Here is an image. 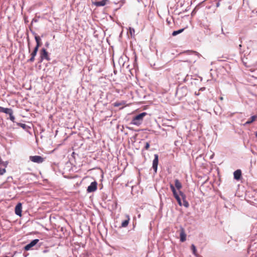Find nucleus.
<instances>
[{
  "label": "nucleus",
  "mask_w": 257,
  "mask_h": 257,
  "mask_svg": "<svg viewBox=\"0 0 257 257\" xmlns=\"http://www.w3.org/2000/svg\"><path fill=\"white\" fill-rule=\"evenodd\" d=\"M147 113H139V114L134 117L132 120L131 123L136 125H140L143 122V118Z\"/></svg>",
  "instance_id": "f257e3e1"
},
{
  "label": "nucleus",
  "mask_w": 257,
  "mask_h": 257,
  "mask_svg": "<svg viewBox=\"0 0 257 257\" xmlns=\"http://www.w3.org/2000/svg\"><path fill=\"white\" fill-rule=\"evenodd\" d=\"M170 188H171L172 191L173 192V195H174V197L176 198V199L177 200L179 205L180 206H182V204L181 203V199H180L179 195L177 194L175 187L172 184H170Z\"/></svg>",
  "instance_id": "f03ea898"
},
{
  "label": "nucleus",
  "mask_w": 257,
  "mask_h": 257,
  "mask_svg": "<svg viewBox=\"0 0 257 257\" xmlns=\"http://www.w3.org/2000/svg\"><path fill=\"white\" fill-rule=\"evenodd\" d=\"M30 160L33 162L38 164L42 163L44 160V158L40 156H30Z\"/></svg>",
  "instance_id": "7ed1b4c3"
},
{
  "label": "nucleus",
  "mask_w": 257,
  "mask_h": 257,
  "mask_svg": "<svg viewBox=\"0 0 257 257\" xmlns=\"http://www.w3.org/2000/svg\"><path fill=\"white\" fill-rule=\"evenodd\" d=\"M40 58H41V61H42L43 59H46L47 60H50L48 53L45 48H43L41 50Z\"/></svg>",
  "instance_id": "20e7f679"
},
{
  "label": "nucleus",
  "mask_w": 257,
  "mask_h": 257,
  "mask_svg": "<svg viewBox=\"0 0 257 257\" xmlns=\"http://www.w3.org/2000/svg\"><path fill=\"white\" fill-rule=\"evenodd\" d=\"M97 188V183L96 181L92 182L87 187V191L88 193L93 192L96 190Z\"/></svg>",
  "instance_id": "39448f33"
},
{
  "label": "nucleus",
  "mask_w": 257,
  "mask_h": 257,
  "mask_svg": "<svg viewBox=\"0 0 257 257\" xmlns=\"http://www.w3.org/2000/svg\"><path fill=\"white\" fill-rule=\"evenodd\" d=\"M39 240L38 239L33 240L30 243L28 244L24 247L25 250H30L32 247L35 246L39 242Z\"/></svg>",
  "instance_id": "423d86ee"
},
{
  "label": "nucleus",
  "mask_w": 257,
  "mask_h": 257,
  "mask_svg": "<svg viewBox=\"0 0 257 257\" xmlns=\"http://www.w3.org/2000/svg\"><path fill=\"white\" fill-rule=\"evenodd\" d=\"M154 159L153 162V168L155 172L157 171V166L158 165V161H159V157L157 154L154 155Z\"/></svg>",
  "instance_id": "0eeeda50"
},
{
  "label": "nucleus",
  "mask_w": 257,
  "mask_h": 257,
  "mask_svg": "<svg viewBox=\"0 0 257 257\" xmlns=\"http://www.w3.org/2000/svg\"><path fill=\"white\" fill-rule=\"evenodd\" d=\"M22 205L21 203H18L16 206L15 207V213L20 216H22Z\"/></svg>",
  "instance_id": "6e6552de"
},
{
  "label": "nucleus",
  "mask_w": 257,
  "mask_h": 257,
  "mask_svg": "<svg viewBox=\"0 0 257 257\" xmlns=\"http://www.w3.org/2000/svg\"><path fill=\"white\" fill-rule=\"evenodd\" d=\"M113 106L118 107L119 109L123 108V107L127 106V104L124 101H121L120 102H115L113 104Z\"/></svg>",
  "instance_id": "1a4fd4ad"
},
{
  "label": "nucleus",
  "mask_w": 257,
  "mask_h": 257,
  "mask_svg": "<svg viewBox=\"0 0 257 257\" xmlns=\"http://www.w3.org/2000/svg\"><path fill=\"white\" fill-rule=\"evenodd\" d=\"M7 165V163L6 162H0V175H3L6 172Z\"/></svg>",
  "instance_id": "9d476101"
},
{
  "label": "nucleus",
  "mask_w": 257,
  "mask_h": 257,
  "mask_svg": "<svg viewBox=\"0 0 257 257\" xmlns=\"http://www.w3.org/2000/svg\"><path fill=\"white\" fill-rule=\"evenodd\" d=\"M108 2V0H101V1L93 2L92 4L96 7H101L105 6Z\"/></svg>",
  "instance_id": "9b49d317"
},
{
  "label": "nucleus",
  "mask_w": 257,
  "mask_h": 257,
  "mask_svg": "<svg viewBox=\"0 0 257 257\" xmlns=\"http://www.w3.org/2000/svg\"><path fill=\"white\" fill-rule=\"evenodd\" d=\"M180 237L181 242H184L186 239V234L184 229L183 228H181L180 229Z\"/></svg>",
  "instance_id": "f8f14e48"
},
{
  "label": "nucleus",
  "mask_w": 257,
  "mask_h": 257,
  "mask_svg": "<svg viewBox=\"0 0 257 257\" xmlns=\"http://www.w3.org/2000/svg\"><path fill=\"white\" fill-rule=\"evenodd\" d=\"M38 49L37 47H35L33 52L31 54V57L28 60V62H33L34 61L35 57L37 55Z\"/></svg>",
  "instance_id": "ddd939ff"
},
{
  "label": "nucleus",
  "mask_w": 257,
  "mask_h": 257,
  "mask_svg": "<svg viewBox=\"0 0 257 257\" xmlns=\"http://www.w3.org/2000/svg\"><path fill=\"white\" fill-rule=\"evenodd\" d=\"M125 219L123 221L121 224V227H126L128 223L130 220V216L128 214L125 215Z\"/></svg>",
  "instance_id": "4468645a"
},
{
  "label": "nucleus",
  "mask_w": 257,
  "mask_h": 257,
  "mask_svg": "<svg viewBox=\"0 0 257 257\" xmlns=\"http://www.w3.org/2000/svg\"><path fill=\"white\" fill-rule=\"evenodd\" d=\"M234 178L236 180H239L241 177V171L240 170H237L234 171L233 173Z\"/></svg>",
  "instance_id": "2eb2a0df"
},
{
  "label": "nucleus",
  "mask_w": 257,
  "mask_h": 257,
  "mask_svg": "<svg viewBox=\"0 0 257 257\" xmlns=\"http://www.w3.org/2000/svg\"><path fill=\"white\" fill-rule=\"evenodd\" d=\"M35 39L37 43V45L35 47H37L38 49L41 46L42 43L41 42L40 37L38 35H35Z\"/></svg>",
  "instance_id": "dca6fc26"
},
{
  "label": "nucleus",
  "mask_w": 257,
  "mask_h": 257,
  "mask_svg": "<svg viewBox=\"0 0 257 257\" xmlns=\"http://www.w3.org/2000/svg\"><path fill=\"white\" fill-rule=\"evenodd\" d=\"M179 194L181 195V196L182 197L183 199L184 200V206L187 207L189 206V203L188 202H187L185 199V194L181 191H179Z\"/></svg>",
  "instance_id": "f3484780"
},
{
  "label": "nucleus",
  "mask_w": 257,
  "mask_h": 257,
  "mask_svg": "<svg viewBox=\"0 0 257 257\" xmlns=\"http://www.w3.org/2000/svg\"><path fill=\"white\" fill-rule=\"evenodd\" d=\"M175 185L178 190H180L182 187V184L178 179L175 180Z\"/></svg>",
  "instance_id": "a211bd4d"
},
{
  "label": "nucleus",
  "mask_w": 257,
  "mask_h": 257,
  "mask_svg": "<svg viewBox=\"0 0 257 257\" xmlns=\"http://www.w3.org/2000/svg\"><path fill=\"white\" fill-rule=\"evenodd\" d=\"M257 115H253L244 123V124H250L255 121Z\"/></svg>",
  "instance_id": "6ab92c4d"
},
{
  "label": "nucleus",
  "mask_w": 257,
  "mask_h": 257,
  "mask_svg": "<svg viewBox=\"0 0 257 257\" xmlns=\"http://www.w3.org/2000/svg\"><path fill=\"white\" fill-rule=\"evenodd\" d=\"M191 250H192V252L194 254V255H195L196 256H197L198 254H197V249H196V246H195V245L192 244L191 245Z\"/></svg>",
  "instance_id": "aec40b11"
},
{
  "label": "nucleus",
  "mask_w": 257,
  "mask_h": 257,
  "mask_svg": "<svg viewBox=\"0 0 257 257\" xmlns=\"http://www.w3.org/2000/svg\"><path fill=\"white\" fill-rule=\"evenodd\" d=\"M184 29H180V30H179L178 31H175L173 32L172 33V35L173 36H176L178 34H180L181 33H182L183 31H184Z\"/></svg>",
  "instance_id": "412c9836"
},
{
  "label": "nucleus",
  "mask_w": 257,
  "mask_h": 257,
  "mask_svg": "<svg viewBox=\"0 0 257 257\" xmlns=\"http://www.w3.org/2000/svg\"><path fill=\"white\" fill-rule=\"evenodd\" d=\"M0 112H10L9 109L0 106Z\"/></svg>",
  "instance_id": "4be33fe9"
},
{
  "label": "nucleus",
  "mask_w": 257,
  "mask_h": 257,
  "mask_svg": "<svg viewBox=\"0 0 257 257\" xmlns=\"http://www.w3.org/2000/svg\"><path fill=\"white\" fill-rule=\"evenodd\" d=\"M150 148V142H146L145 143V149L148 150Z\"/></svg>",
  "instance_id": "5701e85b"
},
{
  "label": "nucleus",
  "mask_w": 257,
  "mask_h": 257,
  "mask_svg": "<svg viewBox=\"0 0 257 257\" xmlns=\"http://www.w3.org/2000/svg\"><path fill=\"white\" fill-rule=\"evenodd\" d=\"M9 117L10 119L14 122L15 117L12 115V113H9Z\"/></svg>",
  "instance_id": "b1692460"
},
{
  "label": "nucleus",
  "mask_w": 257,
  "mask_h": 257,
  "mask_svg": "<svg viewBox=\"0 0 257 257\" xmlns=\"http://www.w3.org/2000/svg\"><path fill=\"white\" fill-rule=\"evenodd\" d=\"M130 32L131 36H132L133 35H134V34H135V30L133 28H130Z\"/></svg>",
  "instance_id": "393cba45"
},
{
  "label": "nucleus",
  "mask_w": 257,
  "mask_h": 257,
  "mask_svg": "<svg viewBox=\"0 0 257 257\" xmlns=\"http://www.w3.org/2000/svg\"><path fill=\"white\" fill-rule=\"evenodd\" d=\"M115 92H117V93H119L120 92V91L119 89H115Z\"/></svg>",
  "instance_id": "a878e982"
},
{
  "label": "nucleus",
  "mask_w": 257,
  "mask_h": 257,
  "mask_svg": "<svg viewBox=\"0 0 257 257\" xmlns=\"http://www.w3.org/2000/svg\"><path fill=\"white\" fill-rule=\"evenodd\" d=\"M219 99H220V100H223V97L222 96H220V97H219Z\"/></svg>",
  "instance_id": "bb28decb"
},
{
  "label": "nucleus",
  "mask_w": 257,
  "mask_h": 257,
  "mask_svg": "<svg viewBox=\"0 0 257 257\" xmlns=\"http://www.w3.org/2000/svg\"><path fill=\"white\" fill-rule=\"evenodd\" d=\"M21 126L23 127H25V126H26V124H21Z\"/></svg>",
  "instance_id": "cd10ccee"
},
{
  "label": "nucleus",
  "mask_w": 257,
  "mask_h": 257,
  "mask_svg": "<svg viewBox=\"0 0 257 257\" xmlns=\"http://www.w3.org/2000/svg\"><path fill=\"white\" fill-rule=\"evenodd\" d=\"M255 136L257 137V132L255 133Z\"/></svg>",
  "instance_id": "c85d7f7f"
}]
</instances>
